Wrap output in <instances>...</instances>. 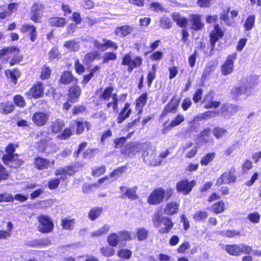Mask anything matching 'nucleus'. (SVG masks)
<instances>
[{
  "mask_svg": "<svg viewBox=\"0 0 261 261\" xmlns=\"http://www.w3.org/2000/svg\"><path fill=\"white\" fill-rule=\"evenodd\" d=\"M147 147L143 148V158L144 162L151 165L158 166L162 163V160L156 155L155 149L150 143H147Z\"/></svg>",
  "mask_w": 261,
  "mask_h": 261,
  "instance_id": "f257e3e1",
  "label": "nucleus"
},
{
  "mask_svg": "<svg viewBox=\"0 0 261 261\" xmlns=\"http://www.w3.org/2000/svg\"><path fill=\"white\" fill-rule=\"evenodd\" d=\"M224 249L228 254L233 256H239L242 253L249 254L252 250L250 246L245 244L225 245Z\"/></svg>",
  "mask_w": 261,
  "mask_h": 261,
  "instance_id": "f03ea898",
  "label": "nucleus"
},
{
  "mask_svg": "<svg viewBox=\"0 0 261 261\" xmlns=\"http://www.w3.org/2000/svg\"><path fill=\"white\" fill-rule=\"evenodd\" d=\"M223 32L220 30L219 24H216L214 29L210 34V42L212 46L211 50L214 49L220 50L222 48L223 44L219 41V39L223 36Z\"/></svg>",
  "mask_w": 261,
  "mask_h": 261,
  "instance_id": "7ed1b4c3",
  "label": "nucleus"
},
{
  "mask_svg": "<svg viewBox=\"0 0 261 261\" xmlns=\"http://www.w3.org/2000/svg\"><path fill=\"white\" fill-rule=\"evenodd\" d=\"M147 147V143H130L125 145L121 149V154L132 157L136 153L142 150L143 148Z\"/></svg>",
  "mask_w": 261,
  "mask_h": 261,
  "instance_id": "20e7f679",
  "label": "nucleus"
},
{
  "mask_svg": "<svg viewBox=\"0 0 261 261\" xmlns=\"http://www.w3.org/2000/svg\"><path fill=\"white\" fill-rule=\"evenodd\" d=\"M142 59L140 57H136L132 59L130 54L125 55L123 58L122 64L128 66L127 70L131 72L134 68L138 67L142 64Z\"/></svg>",
  "mask_w": 261,
  "mask_h": 261,
  "instance_id": "39448f33",
  "label": "nucleus"
},
{
  "mask_svg": "<svg viewBox=\"0 0 261 261\" xmlns=\"http://www.w3.org/2000/svg\"><path fill=\"white\" fill-rule=\"evenodd\" d=\"M38 220L40 225L38 228L40 232L47 233L52 231L54 224L48 217L45 215H41L39 217Z\"/></svg>",
  "mask_w": 261,
  "mask_h": 261,
  "instance_id": "423d86ee",
  "label": "nucleus"
},
{
  "mask_svg": "<svg viewBox=\"0 0 261 261\" xmlns=\"http://www.w3.org/2000/svg\"><path fill=\"white\" fill-rule=\"evenodd\" d=\"M195 184L196 181L195 180L189 181L188 180H184L177 183L176 189L178 192L187 195L190 193Z\"/></svg>",
  "mask_w": 261,
  "mask_h": 261,
  "instance_id": "0eeeda50",
  "label": "nucleus"
},
{
  "mask_svg": "<svg viewBox=\"0 0 261 261\" xmlns=\"http://www.w3.org/2000/svg\"><path fill=\"white\" fill-rule=\"evenodd\" d=\"M3 160L4 163L10 167L16 168L23 163V161L18 159L17 154H6L4 155Z\"/></svg>",
  "mask_w": 261,
  "mask_h": 261,
  "instance_id": "6e6552de",
  "label": "nucleus"
},
{
  "mask_svg": "<svg viewBox=\"0 0 261 261\" xmlns=\"http://www.w3.org/2000/svg\"><path fill=\"white\" fill-rule=\"evenodd\" d=\"M163 192L162 188L154 190L148 198V203L150 204L155 205L162 202L164 200Z\"/></svg>",
  "mask_w": 261,
  "mask_h": 261,
  "instance_id": "1a4fd4ad",
  "label": "nucleus"
},
{
  "mask_svg": "<svg viewBox=\"0 0 261 261\" xmlns=\"http://www.w3.org/2000/svg\"><path fill=\"white\" fill-rule=\"evenodd\" d=\"M48 118V114L43 112L35 113L32 116L33 122L38 126L44 125L47 123Z\"/></svg>",
  "mask_w": 261,
  "mask_h": 261,
  "instance_id": "9d476101",
  "label": "nucleus"
},
{
  "mask_svg": "<svg viewBox=\"0 0 261 261\" xmlns=\"http://www.w3.org/2000/svg\"><path fill=\"white\" fill-rule=\"evenodd\" d=\"M239 109L240 107L236 105L225 104L220 108V113L224 117H229L236 113Z\"/></svg>",
  "mask_w": 261,
  "mask_h": 261,
  "instance_id": "9b49d317",
  "label": "nucleus"
},
{
  "mask_svg": "<svg viewBox=\"0 0 261 261\" xmlns=\"http://www.w3.org/2000/svg\"><path fill=\"white\" fill-rule=\"evenodd\" d=\"M234 55L229 56L224 63L222 66L221 71L223 75H226L230 74L233 70V61Z\"/></svg>",
  "mask_w": 261,
  "mask_h": 261,
  "instance_id": "f8f14e48",
  "label": "nucleus"
},
{
  "mask_svg": "<svg viewBox=\"0 0 261 261\" xmlns=\"http://www.w3.org/2000/svg\"><path fill=\"white\" fill-rule=\"evenodd\" d=\"M236 179L235 176L231 172H226L217 179L216 185L219 186L222 184H229L234 182Z\"/></svg>",
  "mask_w": 261,
  "mask_h": 261,
  "instance_id": "ddd939ff",
  "label": "nucleus"
},
{
  "mask_svg": "<svg viewBox=\"0 0 261 261\" xmlns=\"http://www.w3.org/2000/svg\"><path fill=\"white\" fill-rule=\"evenodd\" d=\"M50 164L52 166H54L55 164V161L52 160L51 161H50L48 160L38 157L36 158L34 161L35 167L38 170L47 169L50 166Z\"/></svg>",
  "mask_w": 261,
  "mask_h": 261,
  "instance_id": "4468645a",
  "label": "nucleus"
},
{
  "mask_svg": "<svg viewBox=\"0 0 261 261\" xmlns=\"http://www.w3.org/2000/svg\"><path fill=\"white\" fill-rule=\"evenodd\" d=\"M214 98L211 93L207 94L204 98L202 103L203 104V107L205 109H211L213 108H218L220 106V102L217 101H214Z\"/></svg>",
  "mask_w": 261,
  "mask_h": 261,
  "instance_id": "2eb2a0df",
  "label": "nucleus"
},
{
  "mask_svg": "<svg viewBox=\"0 0 261 261\" xmlns=\"http://www.w3.org/2000/svg\"><path fill=\"white\" fill-rule=\"evenodd\" d=\"M81 89L77 85L71 86L68 90L69 99L71 102H75L81 94Z\"/></svg>",
  "mask_w": 261,
  "mask_h": 261,
  "instance_id": "dca6fc26",
  "label": "nucleus"
},
{
  "mask_svg": "<svg viewBox=\"0 0 261 261\" xmlns=\"http://www.w3.org/2000/svg\"><path fill=\"white\" fill-rule=\"evenodd\" d=\"M190 19L192 24V29L194 30H200L204 27V24L201 21L200 15L191 14Z\"/></svg>",
  "mask_w": 261,
  "mask_h": 261,
  "instance_id": "f3484780",
  "label": "nucleus"
},
{
  "mask_svg": "<svg viewBox=\"0 0 261 261\" xmlns=\"http://www.w3.org/2000/svg\"><path fill=\"white\" fill-rule=\"evenodd\" d=\"M130 105L129 103H126L125 104L124 108L119 114L117 118V122L118 123H122L125 119L128 118L132 113V110L129 108Z\"/></svg>",
  "mask_w": 261,
  "mask_h": 261,
  "instance_id": "a211bd4d",
  "label": "nucleus"
},
{
  "mask_svg": "<svg viewBox=\"0 0 261 261\" xmlns=\"http://www.w3.org/2000/svg\"><path fill=\"white\" fill-rule=\"evenodd\" d=\"M173 226V223L170 218L168 217H163L162 218V225L160 227L159 231L161 233H168L172 229Z\"/></svg>",
  "mask_w": 261,
  "mask_h": 261,
  "instance_id": "6ab92c4d",
  "label": "nucleus"
},
{
  "mask_svg": "<svg viewBox=\"0 0 261 261\" xmlns=\"http://www.w3.org/2000/svg\"><path fill=\"white\" fill-rule=\"evenodd\" d=\"M42 14V7L40 5L34 4L31 8V19L34 22L38 21Z\"/></svg>",
  "mask_w": 261,
  "mask_h": 261,
  "instance_id": "aec40b11",
  "label": "nucleus"
},
{
  "mask_svg": "<svg viewBox=\"0 0 261 261\" xmlns=\"http://www.w3.org/2000/svg\"><path fill=\"white\" fill-rule=\"evenodd\" d=\"M179 204L176 202H171L167 203L164 212L167 215H173L176 214L178 211Z\"/></svg>",
  "mask_w": 261,
  "mask_h": 261,
  "instance_id": "412c9836",
  "label": "nucleus"
},
{
  "mask_svg": "<svg viewBox=\"0 0 261 261\" xmlns=\"http://www.w3.org/2000/svg\"><path fill=\"white\" fill-rule=\"evenodd\" d=\"M133 30L134 27L132 25H124L117 27L115 29V33L117 35H121L124 37L130 34Z\"/></svg>",
  "mask_w": 261,
  "mask_h": 261,
  "instance_id": "4be33fe9",
  "label": "nucleus"
},
{
  "mask_svg": "<svg viewBox=\"0 0 261 261\" xmlns=\"http://www.w3.org/2000/svg\"><path fill=\"white\" fill-rule=\"evenodd\" d=\"M247 88L242 85L240 87H236L232 89L231 91V96L233 99H239L244 94H247L248 91L246 90Z\"/></svg>",
  "mask_w": 261,
  "mask_h": 261,
  "instance_id": "5701e85b",
  "label": "nucleus"
},
{
  "mask_svg": "<svg viewBox=\"0 0 261 261\" xmlns=\"http://www.w3.org/2000/svg\"><path fill=\"white\" fill-rule=\"evenodd\" d=\"M74 81L75 83H77V80L73 76L72 73L70 71L64 72L60 79V82L65 85L69 84Z\"/></svg>",
  "mask_w": 261,
  "mask_h": 261,
  "instance_id": "b1692460",
  "label": "nucleus"
},
{
  "mask_svg": "<svg viewBox=\"0 0 261 261\" xmlns=\"http://www.w3.org/2000/svg\"><path fill=\"white\" fill-rule=\"evenodd\" d=\"M20 31L22 33H28L30 36V39L32 41H34L36 37V28L31 25L24 24L23 25Z\"/></svg>",
  "mask_w": 261,
  "mask_h": 261,
  "instance_id": "393cba45",
  "label": "nucleus"
},
{
  "mask_svg": "<svg viewBox=\"0 0 261 261\" xmlns=\"http://www.w3.org/2000/svg\"><path fill=\"white\" fill-rule=\"evenodd\" d=\"M44 89L41 83L35 84L30 90L32 96L35 98L41 97L43 94Z\"/></svg>",
  "mask_w": 261,
  "mask_h": 261,
  "instance_id": "a878e982",
  "label": "nucleus"
},
{
  "mask_svg": "<svg viewBox=\"0 0 261 261\" xmlns=\"http://www.w3.org/2000/svg\"><path fill=\"white\" fill-rule=\"evenodd\" d=\"M173 20L176 23L177 25L181 28H185L188 24V19L182 17L179 13L174 12L172 14Z\"/></svg>",
  "mask_w": 261,
  "mask_h": 261,
  "instance_id": "bb28decb",
  "label": "nucleus"
},
{
  "mask_svg": "<svg viewBox=\"0 0 261 261\" xmlns=\"http://www.w3.org/2000/svg\"><path fill=\"white\" fill-rule=\"evenodd\" d=\"M178 106V102L172 98L170 103L165 107L162 114L165 115L168 113H175Z\"/></svg>",
  "mask_w": 261,
  "mask_h": 261,
  "instance_id": "cd10ccee",
  "label": "nucleus"
},
{
  "mask_svg": "<svg viewBox=\"0 0 261 261\" xmlns=\"http://www.w3.org/2000/svg\"><path fill=\"white\" fill-rule=\"evenodd\" d=\"M65 126L64 122L59 119H56L50 125V128L54 133H58L62 130Z\"/></svg>",
  "mask_w": 261,
  "mask_h": 261,
  "instance_id": "c85d7f7f",
  "label": "nucleus"
},
{
  "mask_svg": "<svg viewBox=\"0 0 261 261\" xmlns=\"http://www.w3.org/2000/svg\"><path fill=\"white\" fill-rule=\"evenodd\" d=\"M185 120L184 117L181 115H178L174 120H173L169 126L165 127L163 129V133L166 134V132L170 129V127H174L181 123Z\"/></svg>",
  "mask_w": 261,
  "mask_h": 261,
  "instance_id": "c756f323",
  "label": "nucleus"
},
{
  "mask_svg": "<svg viewBox=\"0 0 261 261\" xmlns=\"http://www.w3.org/2000/svg\"><path fill=\"white\" fill-rule=\"evenodd\" d=\"M50 26L56 27H63L66 24L65 18L62 17H52L48 19Z\"/></svg>",
  "mask_w": 261,
  "mask_h": 261,
  "instance_id": "7c9ffc66",
  "label": "nucleus"
},
{
  "mask_svg": "<svg viewBox=\"0 0 261 261\" xmlns=\"http://www.w3.org/2000/svg\"><path fill=\"white\" fill-rule=\"evenodd\" d=\"M147 100V94L143 93L138 97L136 101V107L139 109V113L142 111V108L145 105Z\"/></svg>",
  "mask_w": 261,
  "mask_h": 261,
  "instance_id": "2f4dec72",
  "label": "nucleus"
},
{
  "mask_svg": "<svg viewBox=\"0 0 261 261\" xmlns=\"http://www.w3.org/2000/svg\"><path fill=\"white\" fill-rule=\"evenodd\" d=\"M136 188L127 189L125 193H122L121 197L122 198H124L126 197H127L131 200L136 199L138 198V195L136 194Z\"/></svg>",
  "mask_w": 261,
  "mask_h": 261,
  "instance_id": "473e14b6",
  "label": "nucleus"
},
{
  "mask_svg": "<svg viewBox=\"0 0 261 261\" xmlns=\"http://www.w3.org/2000/svg\"><path fill=\"white\" fill-rule=\"evenodd\" d=\"M75 220L74 219H68L66 218L62 220V226L64 229L72 230L73 229Z\"/></svg>",
  "mask_w": 261,
  "mask_h": 261,
  "instance_id": "72a5a7b5",
  "label": "nucleus"
},
{
  "mask_svg": "<svg viewBox=\"0 0 261 261\" xmlns=\"http://www.w3.org/2000/svg\"><path fill=\"white\" fill-rule=\"evenodd\" d=\"M102 208L98 207H94L89 212V218L91 220H94L101 214Z\"/></svg>",
  "mask_w": 261,
  "mask_h": 261,
  "instance_id": "f704fd0d",
  "label": "nucleus"
},
{
  "mask_svg": "<svg viewBox=\"0 0 261 261\" xmlns=\"http://www.w3.org/2000/svg\"><path fill=\"white\" fill-rule=\"evenodd\" d=\"M216 153L215 152L208 153L203 156L200 161V164L202 165L207 166L215 158Z\"/></svg>",
  "mask_w": 261,
  "mask_h": 261,
  "instance_id": "c9c22d12",
  "label": "nucleus"
},
{
  "mask_svg": "<svg viewBox=\"0 0 261 261\" xmlns=\"http://www.w3.org/2000/svg\"><path fill=\"white\" fill-rule=\"evenodd\" d=\"M117 55L114 51L106 52L102 57V63H107L110 61H115L117 59Z\"/></svg>",
  "mask_w": 261,
  "mask_h": 261,
  "instance_id": "e433bc0d",
  "label": "nucleus"
},
{
  "mask_svg": "<svg viewBox=\"0 0 261 261\" xmlns=\"http://www.w3.org/2000/svg\"><path fill=\"white\" fill-rule=\"evenodd\" d=\"M110 228V226L109 225L105 224L103 227L99 228L96 231L92 232L91 234V236L92 237L101 236L107 231H108Z\"/></svg>",
  "mask_w": 261,
  "mask_h": 261,
  "instance_id": "4c0bfd02",
  "label": "nucleus"
},
{
  "mask_svg": "<svg viewBox=\"0 0 261 261\" xmlns=\"http://www.w3.org/2000/svg\"><path fill=\"white\" fill-rule=\"evenodd\" d=\"M64 46L70 50L76 51L79 49L80 45L79 42L75 41V40H71L66 41L64 43Z\"/></svg>",
  "mask_w": 261,
  "mask_h": 261,
  "instance_id": "58836bf2",
  "label": "nucleus"
},
{
  "mask_svg": "<svg viewBox=\"0 0 261 261\" xmlns=\"http://www.w3.org/2000/svg\"><path fill=\"white\" fill-rule=\"evenodd\" d=\"M0 107L2 110V112L5 114L13 112L15 108L13 104H10L8 102L1 103Z\"/></svg>",
  "mask_w": 261,
  "mask_h": 261,
  "instance_id": "ea45409f",
  "label": "nucleus"
},
{
  "mask_svg": "<svg viewBox=\"0 0 261 261\" xmlns=\"http://www.w3.org/2000/svg\"><path fill=\"white\" fill-rule=\"evenodd\" d=\"M172 25L170 19L165 16L162 17L160 20V26L164 29H169Z\"/></svg>",
  "mask_w": 261,
  "mask_h": 261,
  "instance_id": "a19ab883",
  "label": "nucleus"
},
{
  "mask_svg": "<svg viewBox=\"0 0 261 261\" xmlns=\"http://www.w3.org/2000/svg\"><path fill=\"white\" fill-rule=\"evenodd\" d=\"M108 241L110 245L115 247L118 245L119 242L120 241L118 234L113 233L111 234L108 238Z\"/></svg>",
  "mask_w": 261,
  "mask_h": 261,
  "instance_id": "79ce46f5",
  "label": "nucleus"
},
{
  "mask_svg": "<svg viewBox=\"0 0 261 261\" xmlns=\"http://www.w3.org/2000/svg\"><path fill=\"white\" fill-rule=\"evenodd\" d=\"M255 79L254 77L250 76L246 79V82L243 81L242 85L245 86L246 90L248 92L250 89L255 85Z\"/></svg>",
  "mask_w": 261,
  "mask_h": 261,
  "instance_id": "37998d69",
  "label": "nucleus"
},
{
  "mask_svg": "<svg viewBox=\"0 0 261 261\" xmlns=\"http://www.w3.org/2000/svg\"><path fill=\"white\" fill-rule=\"evenodd\" d=\"M255 22V17L253 15H250L246 20L244 24V28L246 31L251 30Z\"/></svg>",
  "mask_w": 261,
  "mask_h": 261,
  "instance_id": "c03bdc74",
  "label": "nucleus"
},
{
  "mask_svg": "<svg viewBox=\"0 0 261 261\" xmlns=\"http://www.w3.org/2000/svg\"><path fill=\"white\" fill-rule=\"evenodd\" d=\"M208 217V213L206 211H197L194 215L193 218L196 221H203Z\"/></svg>",
  "mask_w": 261,
  "mask_h": 261,
  "instance_id": "a18cd8bd",
  "label": "nucleus"
},
{
  "mask_svg": "<svg viewBox=\"0 0 261 261\" xmlns=\"http://www.w3.org/2000/svg\"><path fill=\"white\" fill-rule=\"evenodd\" d=\"M113 91V88L112 87H108L104 90L103 92L100 95V97L105 100H109L111 97H112Z\"/></svg>",
  "mask_w": 261,
  "mask_h": 261,
  "instance_id": "49530a36",
  "label": "nucleus"
},
{
  "mask_svg": "<svg viewBox=\"0 0 261 261\" xmlns=\"http://www.w3.org/2000/svg\"><path fill=\"white\" fill-rule=\"evenodd\" d=\"M224 210L225 204L224 202L222 201L218 202L213 205V211L215 213H221L223 212Z\"/></svg>",
  "mask_w": 261,
  "mask_h": 261,
  "instance_id": "de8ad7c7",
  "label": "nucleus"
},
{
  "mask_svg": "<svg viewBox=\"0 0 261 261\" xmlns=\"http://www.w3.org/2000/svg\"><path fill=\"white\" fill-rule=\"evenodd\" d=\"M137 234L138 239L139 241H143L147 238L148 231L144 228H140L138 229Z\"/></svg>",
  "mask_w": 261,
  "mask_h": 261,
  "instance_id": "09e8293b",
  "label": "nucleus"
},
{
  "mask_svg": "<svg viewBox=\"0 0 261 261\" xmlns=\"http://www.w3.org/2000/svg\"><path fill=\"white\" fill-rule=\"evenodd\" d=\"M220 234L222 236L232 238L237 236H240V232L234 230H224L220 232Z\"/></svg>",
  "mask_w": 261,
  "mask_h": 261,
  "instance_id": "8fccbe9b",
  "label": "nucleus"
},
{
  "mask_svg": "<svg viewBox=\"0 0 261 261\" xmlns=\"http://www.w3.org/2000/svg\"><path fill=\"white\" fill-rule=\"evenodd\" d=\"M132 255V252L130 250L127 249H123L120 250L118 252V255L119 257L127 259H129L131 257Z\"/></svg>",
  "mask_w": 261,
  "mask_h": 261,
  "instance_id": "3c124183",
  "label": "nucleus"
},
{
  "mask_svg": "<svg viewBox=\"0 0 261 261\" xmlns=\"http://www.w3.org/2000/svg\"><path fill=\"white\" fill-rule=\"evenodd\" d=\"M156 70V69L155 65H153L151 70L149 72L147 76V82L149 86H151L153 80L155 77Z\"/></svg>",
  "mask_w": 261,
  "mask_h": 261,
  "instance_id": "603ef678",
  "label": "nucleus"
},
{
  "mask_svg": "<svg viewBox=\"0 0 261 261\" xmlns=\"http://www.w3.org/2000/svg\"><path fill=\"white\" fill-rule=\"evenodd\" d=\"M72 135V131L70 128H65L64 131L58 135V138L62 140L68 139Z\"/></svg>",
  "mask_w": 261,
  "mask_h": 261,
  "instance_id": "864d4df0",
  "label": "nucleus"
},
{
  "mask_svg": "<svg viewBox=\"0 0 261 261\" xmlns=\"http://www.w3.org/2000/svg\"><path fill=\"white\" fill-rule=\"evenodd\" d=\"M44 239L34 240L26 242L25 244L30 247H37L42 246L45 244Z\"/></svg>",
  "mask_w": 261,
  "mask_h": 261,
  "instance_id": "5fc2aeb1",
  "label": "nucleus"
},
{
  "mask_svg": "<svg viewBox=\"0 0 261 261\" xmlns=\"http://www.w3.org/2000/svg\"><path fill=\"white\" fill-rule=\"evenodd\" d=\"M103 42H105V50L109 48H111L115 50H117L118 48L117 44L111 40L103 39Z\"/></svg>",
  "mask_w": 261,
  "mask_h": 261,
  "instance_id": "6e6d98bb",
  "label": "nucleus"
},
{
  "mask_svg": "<svg viewBox=\"0 0 261 261\" xmlns=\"http://www.w3.org/2000/svg\"><path fill=\"white\" fill-rule=\"evenodd\" d=\"M19 51V49L15 46L8 47L0 50V57H3L8 53L16 52L18 53Z\"/></svg>",
  "mask_w": 261,
  "mask_h": 261,
  "instance_id": "4d7b16f0",
  "label": "nucleus"
},
{
  "mask_svg": "<svg viewBox=\"0 0 261 261\" xmlns=\"http://www.w3.org/2000/svg\"><path fill=\"white\" fill-rule=\"evenodd\" d=\"M60 184V179L58 178H52L48 183V187L50 190L57 189Z\"/></svg>",
  "mask_w": 261,
  "mask_h": 261,
  "instance_id": "13d9d810",
  "label": "nucleus"
},
{
  "mask_svg": "<svg viewBox=\"0 0 261 261\" xmlns=\"http://www.w3.org/2000/svg\"><path fill=\"white\" fill-rule=\"evenodd\" d=\"M101 253L105 256H111L114 254L115 250L109 247H103L101 248Z\"/></svg>",
  "mask_w": 261,
  "mask_h": 261,
  "instance_id": "bf43d9fd",
  "label": "nucleus"
},
{
  "mask_svg": "<svg viewBox=\"0 0 261 261\" xmlns=\"http://www.w3.org/2000/svg\"><path fill=\"white\" fill-rule=\"evenodd\" d=\"M226 133V130L221 127H216L213 130V135L217 138L222 137Z\"/></svg>",
  "mask_w": 261,
  "mask_h": 261,
  "instance_id": "052dcab7",
  "label": "nucleus"
},
{
  "mask_svg": "<svg viewBox=\"0 0 261 261\" xmlns=\"http://www.w3.org/2000/svg\"><path fill=\"white\" fill-rule=\"evenodd\" d=\"M214 70V67L212 65H208L205 66L203 70L202 78L205 80L210 75L211 72Z\"/></svg>",
  "mask_w": 261,
  "mask_h": 261,
  "instance_id": "680f3d73",
  "label": "nucleus"
},
{
  "mask_svg": "<svg viewBox=\"0 0 261 261\" xmlns=\"http://www.w3.org/2000/svg\"><path fill=\"white\" fill-rule=\"evenodd\" d=\"M14 101L15 105L18 107H23L25 106V101L21 95H17L15 96L14 97Z\"/></svg>",
  "mask_w": 261,
  "mask_h": 261,
  "instance_id": "e2e57ef3",
  "label": "nucleus"
},
{
  "mask_svg": "<svg viewBox=\"0 0 261 261\" xmlns=\"http://www.w3.org/2000/svg\"><path fill=\"white\" fill-rule=\"evenodd\" d=\"M14 198L10 194L5 193L0 194V202L13 201Z\"/></svg>",
  "mask_w": 261,
  "mask_h": 261,
  "instance_id": "0e129e2a",
  "label": "nucleus"
},
{
  "mask_svg": "<svg viewBox=\"0 0 261 261\" xmlns=\"http://www.w3.org/2000/svg\"><path fill=\"white\" fill-rule=\"evenodd\" d=\"M51 72V70L48 67L44 66L42 68L41 78L42 79H48Z\"/></svg>",
  "mask_w": 261,
  "mask_h": 261,
  "instance_id": "69168bd1",
  "label": "nucleus"
},
{
  "mask_svg": "<svg viewBox=\"0 0 261 261\" xmlns=\"http://www.w3.org/2000/svg\"><path fill=\"white\" fill-rule=\"evenodd\" d=\"M126 141V138L122 137L118 139H116L114 140L115 147L116 148H121L123 145L125 143Z\"/></svg>",
  "mask_w": 261,
  "mask_h": 261,
  "instance_id": "338daca9",
  "label": "nucleus"
},
{
  "mask_svg": "<svg viewBox=\"0 0 261 261\" xmlns=\"http://www.w3.org/2000/svg\"><path fill=\"white\" fill-rule=\"evenodd\" d=\"M75 71L77 73L81 74L84 72L85 68L82 65L78 59H76L74 63Z\"/></svg>",
  "mask_w": 261,
  "mask_h": 261,
  "instance_id": "774afa93",
  "label": "nucleus"
}]
</instances>
